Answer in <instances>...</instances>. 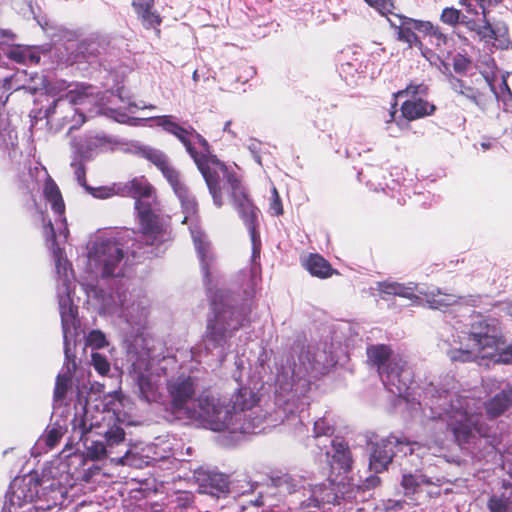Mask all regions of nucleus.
<instances>
[{"label": "nucleus", "mask_w": 512, "mask_h": 512, "mask_svg": "<svg viewBox=\"0 0 512 512\" xmlns=\"http://www.w3.org/2000/svg\"><path fill=\"white\" fill-rule=\"evenodd\" d=\"M258 397L248 387H241L228 401L214 395L202 394L198 398L200 416L213 431L229 433H251L259 420L251 416V410L258 403Z\"/></svg>", "instance_id": "obj_1"}, {"label": "nucleus", "mask_w": 512, "mask_h": 512, "mask_svg": "<svg viewBox=\"0 0 512 512\" xmlns=\"http://www.w3.org/2000/svg\"><path fill=\"white\" fill-rule=\"evenodd\" d=\"M467 340L470 349L454 351L453 360L467 362L481 357L490 358L496 363L512 362V345H506L495 318L480 317L471 323Z\"/></svg>", "instance_id": "obj_2"}, {"label": "nucleus", "mask_w": 512, "mask_h": 512, "mask_svg": "<svg viewBox=\"0 0 512 512\" xmlns=\"http://www.w3.org/2000/svg\"><path fill=\"white\" fill-rule=\"evenodd\" d=\"M249 322L243 308L233 305L228 292L215 291L210 297L203 340L212 348H223L229 340Z\"/></svg>", "instance_id": "obj_3"}, {"label": "nucleus", "mask_w": 512, "mask_h": 512, "mask_svg": "<svg viewBox=\"0 0 512 512\" xmlns=\"http://www.w3.org/2000/svg\"><path fill=\"white\" fill-rule=\"evenodd\" d=\"M367 364L375 367L385 388L392 394L403 397L408 393L411 373L407 362L399 355H393L391 346L372 344L366 348Z\"/></svg>", "instance_id": "obj_4"}, {"label": "nucleus", "mask_w": 512, "mask_h": 512, "mask_svg": "<svg viewBox=\"0 0 512 512\" xmlns=\"http://www.w3.org/2000/svg\"><path fill=\"white\" fill-rule=\"evenodd\" d=\"M193 160L206 182L214 205L221 208L224 204L223 188L228 186L230 193L242 183L241 179L215 155L199 154Z\"/></svg>", "instance_id": "obj_5"}, {"label": "nucleus", "mask_w": 512, "mask_h": 512, "mask_svg": "<svg viewBox=\"0 0 512 512\" xmlns=\"http://www.w3.org/2000/svg\"><path fill=\"white\" fill-rule=\"evenodd\" d=\"M100 428L101 425L98 422H92L89 418L88 411L85 410L83 414L75 415L72 420L71 442H82L83 446L87 449L88 456L93 460L110 457L113 461L122 462L129 450H126L123 456H112V453H110L105 441L102 442L91 439L92 434L102 435V431L99 430Z\"/></svg>", "instance_id": "obj_6"}, {"label": "nucleus", "mask_w": 512, "mask_h": 512, "mask_svg": "<svg viewBox=\"0 0 512 512\" xmlns=\"http://www.w3.org/2000/svg\"><path fill=\"white\" fill-rule=\"evenodd\" d=\"M139 223V232L146 244L154 245L166 233V225L147 200H136L134 204Z\"/></svg>", "instance_id": "obj_7"}, {"label": "nucleus", "mask_w": 512, "mask_h": 512, "mask_svg": "<svg viewBox=\"0 0 512 512\" xmlns=\"http://www.w3.org/2000/svg\"><path fill=\"white\" fill-rule=\"evenodd\" d=\"M230 196L235 209L249 231L252 242L255 243L259 240V209L250 198L247 188L243 183H240L235 189H233L230 192Z\"/></svg>", "instance_id": "obj_8"}, {"label": "nucleus", "mask_w": 512, "mask_h": 512, "mask_svg": "<svg viewBox=\"0 0 512 512\" xmlns=\"http://www.w3.org/2000/svg\"><path fill=\"white\" fill-rule=\"evenodd\" d=\"M447 430L452 433L455 442L463 446L471 441L474 432H480V427L478 419L473 414L452 410L447 421Z\"/></svg>", "instance_id": "obj_9"}, {"label": "nucleus", "mask_w": 512, "mask_h": 512, "mask_svg": "<svg viewBox=\"0 0 512 512\" xmlns=\"http://www.w3.org/2000/svg\"><path fill=\"white\" fill-rule=\"evenodd\" d=\"M170 404L176 411H182L195 397L196 383L191 376L181 375L167 382Z\"/></svg>", "instance_id": "obj_10"}, {"label": "nucleus", "mask_w": 512, "mask_h": 512, "mask_svg": "<svg viewBox=\"0 0 512 512\" xmlns=\"http://www.w3.org/2000/svg\"><path fill=\"white\" fill-rule=\"evenodd\" d=\"M95 256L97 262L103 266L102 276L110 277L116 275V268L122 261L124 253L117 241L107 239L96 245Z\"/></svg>", "instance_id": "obj_11"}, {"label": "nucleus", "mask_w": 512, "mask_h": 512, "mask_svg": "<svg viewBox=\"0 0 512 512\" xmlns=\"http://www.w3.org/2000/svg\"><path fill=\"white\" fill-rule=\"evenodd\" d=\"M172 115H163L155 118L157 126L161 127L165 132L175 136L185 147L192 159H195L200 153L195 149L191 142V137L195 129L191 126L185 128L174 120Z\"/></svg>", "instance_id": "obj_12"}, {"label": "nucleus", "mask_w": 512, "mask_h": 512, "mask_svg": "<svg viewBox=\"0 0 512 512\" xmlns=\"http://www.w3.org/2000/svg\"><path fill=\"white\" fill-rule=\"evenodd\" d=\"M436 105L424 98L407 99L400 107L401 119L397 121V125L401 126L402 119L412 122L421 118L432 116L436 112Z\"/></svg>", "instance_id": "obj_13"}, {"label": "nucleus", "mask_w": 512, "mask_h": 512, "mask_svg": "<svg viewBox=\"0 0 512 512\" xmlns=\"http://www.w3.org/2000/svg\"><path fill=\"white\" fill-rule=\"evenodd\" d=\"M395 442L396 441H393V437L389 435L373 444L369 465L374 472L381 473L387 470L388 465L396 455V451L393 449L392 445V443Z\"/></svg>", "instance_id": "obj_14"}, {"label": "nucleus", "mask_w": 512, "mask_h": 512, "mask_svg": "<svg viewBox=\"0 0 512 512\" xmlns=\"http://www.w3.org/2000/svg\"><path fill=\"white\" fill-rule=\"evenodd\" d=\"M120 196L132 197L136 200L153 198L156 201V190L145 176H136L126 183H119Z\"/></svg>", "instance_id": "obj_15"}, {"label": "nucleus", "mask_w": 512, "mask_h": 512, "mask_svg": "<svg viewBox=\"0 0 512 512\" xmlns=\"http://www.w3.org/2000/svg\"><path fill=\"white\" fill-rule=\"evenodd\" d=\"M512 407V386L507 385L503 390L484 402L486 417L490 420L502 416Z\"/></svg>", "instance_id": "obj_16"}, {"label": "nucleus", "mask_w": 512, "mask_h": 512, "mask_svg": "<svg viewBox=\"0 0 512 512\" xmlns=\"http://www.w3.org/2000/svg\"><path fill=\"white\" fill-rule=\"evenodd\" d=\"M302 266L314 277L327 279L338 275L339 271L334 269L330 262L319 253H310L302 260Z\"/></svg>", "instance_id": "obj_17"}, {"label": "nucleus", "mask_w": 512, "mask_h": 512, "mask_svg": "<svg viewBox=\"0 0 512 512\" xmlns=\"http://www.w3.org/2000/svg\"><path fill=\"white\" fill-rule=\"evenodd\" d=\"M132 7L145 29H156L160 33L158 27L162 23V18L154 9V0L133 1Z\"/></svg>", "instance_id": "obj_18"}, {"label": "nucleus", "mask_w": 512, "mask_h": 512, "mask_svg": "<svg viewBox=\"0 0 512 512\" xmlns=\"http://www.w3.org/2000/svg\"><path fill=\"white\" fill-rule=\"evenodd\" d=\"M191 236L193 239V243L195 246V249L198 253V256L202 263V268L204 270L205 278L208 282H210V272L209 267L207 263L208 253L210 249V244L206 240L205 233L201 230V228L198 226V224H193L189 227Z\"/></svg>", "instance_id": "obj_19"}, {"label": "nucleus", "mask_w": 512, "mask_h": 512, "mask_svg": "<svg viewBox=\"0 0 512 512\" xmlns=\"http://www.w3.org/2000/svg\"><path fill=\"white\" fill-rule=\"evenodd\" d=\"M43 196L50 203L55 214L62 216L65 213V203L57 183L48 176L43 187Z\"/></svg>", "instance_id": "obj_20"}, {"label": "nucleus", "mask_w": 512, "mask_h": 512, "mask_svg": "<svg viewBox=\"0 0 512 512\" xmlns=\"http://www.w3.org/2000/svg\"><path fill=\"white\" fill-rule=\"evenodd\" d=\"M331 444L334 449V454L332 455L333 463H336L344 472L350 471L353 460L347 443L336 438L331 441Z\"/></svg>", "instance_id": "obj_21"}, {"label": "nucleus", "mask_w": 512, "mask_h": 512, "mask_svg": "<svg viewBox=\"0 0 512 512\" xmlns=\"http://www.w3.org/2000/svg\"><path fill=\"white\" fill-rule=\"evenodd\" d=\"M415 24V19L401 17L400 24L397 26V39L399 41L405 42L409 47H420L422 46V42L416 34V28H413Z\"/></svg>", "instance_id": "obj_22"}, {"label": "nucleus", "mask_w": 512, "mask_h": 512, "mask_svg": "<svg viewBox=\"0 0 512 512\" xmlns=\"http://www.w3.org/2000/svg\"><path fill=\"white\" fill-rule=\"evenodd\" d=\"M175 194L179 198L181 207L183 209V212L185 213L182 223L187 224L189 219L195 218L194 224H197L198 203L195 197L190 194L188 187H184L183 191L176 192Z\"/></svg>", "instance_id": "obj_23"}, {"label": "nucleus", "mask_w": 512, "mask_h": 512, "mask_svg": "<svg viewBox=\"0 0 512 512\" xmlns=\"http://www.w3.org/2000/svg\"><path fill=\"white\" fill-rule=\"evenodd\" d=\"M137 154L149 161L153 164L159 171H161L164 167H166L171 160L168 155L160 149L150 147V146H142L137 150Z\"/></svg>", "instance_id": "obj_24"}, {"label": "nucleus", "mask_w": 512, "mask_h": 512, "mask_svg": "<svg viewBox=\"0 0 512 512\" xmlns=\"http://www.w3.org/2000/svg\"><path fill=\"white\" fill-rule=\"evenodd\" d=\"M378 291L387 295L400 296L407 299L417 298L413 288L398 282L383 281L378 284Z\"/></svg>", "instance_id": "obj_25"}, {"label": "nucleus", "mask_w": 512, "mask_h": 512, "mask_svg": "<svg viewBox=\"0 0 512 512\" xmlns=\"http://www.w3.org/2000/svg\"><path fill=\"white\" fill-rule=\"evenodd\" d=\"M137 385L140 396L147 402H154L159 397L158 386L152 381L151 377L146 374H139L137 377Z\"/></svg>", "instance_id": "obj_26"}, {"label": "nucleus", "mask_w": 512, "mask_h": 512, "mask_svg": "<svg viewBox=\"0 0 512 512\" xmlns=\"http://www.w3.org/2000/svg\"><path fill=\"white\" fill-rule=\"evenodd\" d=\"M59 309L61 316V323L64 332L66 333L71 326L74 325L77 316V308L74 307L72 300L67 298H60Z\"/></svg>", "instance_id": "obj_27"}, {"label": "nucleus", "mask_w": 512, "mask_h": 512, "mask_svg": "<svg viewBox=\"0 0 512 512\" xmlns=\"http://www.w3.org/2000/svg\"><path fill=\"white\" fill-rule=\"evenodd\" d=\"M449 82L454 92L463 95L475 104H479L482 93L477 88L466 85L462 79L453 75L450 76Z\"/></svg>", "instance_id": "obj_28"}, {"label": "nucleus", "mask_w": 512, "mask_h": 512, "mask_svg": "<svg viewBox=\"0 0 512 512\" xmlns=\"http://www.w3.org/2000/svg\"><path fill=\"white\" fill-rule=\"evenodd\" d=\"M102 434L110 453L113 454L114 448L124 445L125 431L120 424L114 423L107 430L102 431Z\"/></svg>", "instance_id": "obj_29"}, {"label": "nucleus", "mask_w": 512, "mask_h": 512, "mask_svg": "<svg viewBox=\"0 0 512 512\" xmlns=\"http://www.w3.org/2000/svg\"><path fill=\"white\" fill-rule=\"evenodd\" d=\"M423 484L429 485L431 481L424 475H414L411 473L403 474L400 482L406 496L416 494Z\"/></svg>", "instance_id": "obj_30"}, {"label": "nucleus", "mask_w": 512, "mask_h": 512, "mask_svg": "<svg viewBox=\"0 0 512 512\" xmlns=\"http://www.w3.org/2000/svg\"><path fill=\"white\" fill-rule=\"evenodd\" d=\"M426 302L432 309H442L451 306L457 302L454 294L442 293L440 290L432 291L425 294Z\"/></svg>", "instance_id": "obj_31"}, {"label": "nucleus", "mask_w": 512, "mask_h": 512, "mask_svg": "<svg viewBox=\"0 0 512 512\" xmlns=\"http://www.w3.org/2000/svg\"><path fill=\"white\" fill-rule=\"evenodd\" d=\"M429 93V86L424 82L411 81L404 89L393 94L394 98L410 97V99L424 98Z\"/></svg>", "instance_id": "obj_32"}, {"label": "nucleus", "mask_w": 512, "mask_h": 512, "mask_svg": "<svg viewBox=\"0 0 512 512\" xmlns=\"http://www.w3.org/2000/svg\"><path fill=\"white\" fill-rule=\"evenodd\" d=\"M44 230L47 235V238L49 240H51L53 243V246H54L53 255H54V259H55V265H56L58 272H60V268L62 267V265L65 267V265L67 264V259L64 258V256H63V254H64L63 249L60 248L57 244L56 232H55L54 226L50 220L44 225Z\"/></svg>", "instance_id": "obj_33"}, {"label": "nucleus", "mask_w": 512, "mask_h": 512, "mask_svg": "<svg viewBox=\"0 0 512 512\" xmlns=\"http://www.w3.org/2000/svg\"><path fill=\"white\" fill-rule=\"evenodd\" d=\"M163 177L167 180L174 193L183 191L186 184L182 181L181 173L179 170L170 162L166 167L160 171Z\"/></svg>", "instance_id": "obj_34"}, {"label": "nucleus", "mask_w": 512, "mask_h": 512, "mask_svg": "<svg viewBox=\"0 0 512 512\" xmlns=\"http://www.w3.org/2000/svg\"><path fill=\"white\" fill-rule=\"evenodd\" d=\"M72 387V377L69 372L58 374L56 377L53 399L55 402H62L68 390Z\"/></svg>", "instance_id": "obj_35"}, {"label": "nucleus", "mask_w": 512, "mask_h": 512, "mask_svg": "<svg viewBox=\"0 0 512 512\" xmlns=\"http://www.w3.org/2000/svg\"><path fill=\"white\" fill-rule=\"evenodd\" d=\"M84 188L88 193H90L94 198L98 199H108L113 196H120V185L119 183H114L111 186H100V187H91L87 184H83Z\"/></svg>", "instance_id": "obj_36"}, {"label": "nucleus", "mask_w": 512, "mask_h": 512, "mask_svg": "<svg viewBox=\"0 0 512 512\" xmlns=\"http://www.w3.org/2000/svg\"><path fill=\"white\" fill-rule=\"evenodd\" d=\"M91 88L90 85L78 87L77 89L68 91L65 95L62 96L64 102H67L70 105L82 104L84 100L88 97V90Z\"/></svg>", "instance_id": "obj_37"}, {"label": "nucleus", "mask_w": 512, "mask_h": 512, "mask_svg": "<svg viewBox=\"0 0 512 512\" xmlns=\"http://www.w3.org/2000/svg\"><path fill=\"white\" fill-rule=\"evenodd\" d=\"M390 437H393V441H397L392 443L396 454L402 453L404 456H406L414 452L413 445H415L416 442L408 440L405 436L390 435Z\"/></svg>", "instance_id": "obj_38"}, {"label": "nucleus", "mask_w": 512, "mask_h": 512, "mask_svg": "<svg viewBox=\"0 0 512 512\" xmlns=\"http://www.w3.org/2000/svg\"><path fill=\"white\" fill-rule=\"evenodd\" d=\"M64 434L63 428L59 424H54L48 429L44 436V442L50 449L54 448L60 441Z\"/></svg>", "instance_id": "obj_39"}, {"label": "nucleus", "mask_w": 512, "mask_h": 512, "mask_svg": "<svg viewBox=\"0 0 512 512\" xmlns=\"http://www.w3.org/2000/svg\"><path fill=\"white\" fill-rule=\"evenodd\" d=\"M510 501L507 497L493 495L487 502V508L490 512H507Z\"/></svg>", "instance_id": "obj_40"}, {"label": "nucleus", "mask_w": 512, "mask_h": 512, "mask_svg": "<svg viewBox=\"0 0 512 512\" xmlns=\"http://www.w3.org/2000/svg\"><path fill=\"white\" fill-rule=\"evenodd\" d=\"M464 15L461 12L453 7H446L442 10L440 19L443 23L448 25H456L462 22V17Z\"/></svg>", "instance_id": "obj_41"}, {"label": "nucleus", "mask_w": 512, "mask_h": 512, "mask_svg": "<svg viewBox=\"0 0 512 512\" xmlns=\"http://www.w3.org/2000/svg\"><path fill=\"white\" fill-rule=\"evenodd\" d=\"M453 69L458 74H466L472 67V60L463 54H456L452 60Z\"/></svg>", "instance_id": "obj_42"}, {"label": "nucleus", "mask_w": 512, "mask_h": 512, "mask_svg": "<svg viewBox=\"0 0 512 512\" xmlns=\"http://www.w3.org/2000/svg\"><path fill=\"white\" fill-rule=\"evenodd\" d=\"M313 432L315 437L332 436L334 427L325 418H319L314 423Z\"/></svg>", "instance_id": "obj_43"}, {"label": "nucleus", "mask_w": 512, "mask_h": 512, "mask_svg": "<svg viewBox=\"0 0 512 512\" xmlns=\"http://www.w3.org/2000/svg\"><path fill=\"white\" fill-rule=\"evenodd\" d=\"M203 481H206L211 488H216L218 491H224L227 488V483L221 474H203Z\"/></svg>", "instance_id": "obj_44"}, {"label": "nucleus", "mask_w": 512, "mask_h": 512, "mask_svg": "<svg viewBox=\"0 0 512 512\" xmlns=\"http://www.w3.org/2000/svg\"><path fill=\"white\" fill-rule=\"evenodd\" d=\"M92 365L94 369L102 376L110 371V364L106 357L100 353L92 354Z\"/></svg>", "instance_id": "obj_45"}, {"label": "nucleus", "mask_w": 512, "mask_h": 512, "mask_svg": "<svg viewBox=\"0 0 512 512\" xmlns=\"http://www.w3.org/2000/svg\"><path fill=\"white\" fill-rule=\"evenodd\" d=\"M369 6L378 10L382 15L392 13L394 3L392 0H364Z\"/></svg>", "instance_id": "obj_46"}, {"label": "nucleus", "mask_w": 512, "mask_h": 512, "mask_svg": "<svg viewBox=\"0 0 512 512\" xmlns=\"http://www.w3.org/2000/svg\"><path fill=\"white\" fill-rule=\"evenodd\" d=\"M269 211L274 216H280L284 213L280 195L275 187L272 189V197L269 204Z\"/></svg>", "instance_id": "obj_47"}, {"label": "nucleus", "mask_w": 512, "mask_h": 512, "mask_svg": "<svg viewBox=\"0 0 512 512\" xmlns=\"http://www.w3.org/2000/svg\"><path fill=\"white\" fill-rule=\"evenodd\" d=\"M476 33L481 40H492L496 38L495 30L488 21H485L483 25H480L477 28Z\"/></svg>", "instance_id": "obj_48"}, {"label": "nucleus", "mask_w": 512, "mask_h": 512, "mask_svg": "<svg viewBox=\"0 0 512 512\" xmlns=\"http://www.w3.org/2000/svg\"><path fill=\"white\" fill-rule=\"evenodd\" d=\"M87 340L90 345H93L96 348H102L106 345V337L100 330H92L89 333Z\"/></svg>", "instance_id": "obj_49"}, {"label": "nucleus", "mask_w": 512, "mask_h": 512, "mask_svg": "<svg viewBox=\"0 0 512 512\" xmlns=\"http://www.w3.org/2000/svg\"><path fill=\"white\" fill-rule=\"evenodd\" d=\"M274 482L277 487H282L283 485H286L287 491L289 493H293L296 491L297 485L295 483V480L290 475L285 474L281 477H277L276 479H274Z\"/></svg>", "instance_id": "obj_50"}, {"label": "nucleus", "mask_w": 512, "mask_h": 512, "mask_svg": "<svg viewBox=\"0 0 512 512\" xmlns=\"http://www.w3.org/2000/svg\"><path fill=\"white\" fill-rule=\"evenodd\" d=\"M380 482H381V480L378 476L368 477L365 480L363 486H357L356 493L354 495H348V498H356L357 493H359L360 491H364L365 489L374 488V487L378 486L380 484Z\"/></svg>", "instance_id": "obj_51"}, {"label": "nucleus", "mask_w": 512, "mask_h": 512, "mask_svg": "<svg viewBox=\"0 0 512 512\" xmlns=\"http://www.w3.org/2000/svg\"><path fill=\"white\" fill-rule=\"evenodd\" d=\"M434 25L429 21H421L415 20V24L413 28H416V31L420 33H424L426 35H431L434 29Z\"/></svg>", "instance_id": "obj_52"}, {"label": "nucleus", "mask_w": 512, "mask_h": 512, "mask_svg": "<svg viewBox=\"0 0 512 512\" xmlns=\"http://www.w3.org/2000/svg\"><path fill=\"white\" fill-rule=\"evenodd\" d=\"M429 36L434 38L435 45L437 47H442L447 43V36L441 31V29L438 26L434 27L432 34Z\"/></svg>", "instance_id": "obj_53"}, {"label": "nucleus", "mask_w": 512, "mask_h": 512, "mask_svg": "<svg viewBox=\"0 0 512 512\" xmlns=\"http://www.w3.org/2000/svg\"><path fill=\"white\" fill-rule=\"evenodd\" d=\"M27 54L28 51L25 50H11L9 53V58L16 61L17 63L26 64Z\"/></svg>", "instance_id": "obj_54"}, {"label": "nucleus", "mask_w": 512, "mask_h": 512, "mask_svg": "<svg viewBox=\"0 0 512 512\" xmlns=\"http://www.w3.org/2000/svg\"><path fill=\"white\" fill-rule=\"evenodd\" d=\"M193 136H195L198 143L203 148V150H204L203 154L211 155V147H210V144L208 143V141L201 134H199L196 130L193 133Z\"/></svg>", "instance_id": "obj_55"}, {"label": "nucleus", "mask_w": 512, "mask_h": 512, "mask_svg": "<svg viewBox=\"0 0 512 512\" xmlns=\"http://www.w3.org/2000/svg\"><path fill=\"white\" fill-rule=\"evenodd\" d=\"M323 501L319 500L316 497H310L307 502H302V507L309 508V507H315V508H321L323 505Z\"/></svg>", "instance_id": "obj_56"}, {"label": "nucleus", "mask_w": 512, "mask_h": 512, "mask_svg": "<svg viewBox=\"0 0 512 512\" xmlns=\"http://www.w3.org/2000/svg\"><path fill=\"white\" fill-rule=\"evenodd\" d=\"M461 24H464L469 30L477 32V28L480 26L476 21L473 19H468L466 15L462 17Z\"/></svg>", "instance_id": "obj_57"}, {"label": "nucleus", "mask_w": 512, "mask_h": 512, "mask_svg": "<svg viewBox=\"0 0 512 512\" xmlns=\"http://www.w3.org/2000/svg\"><path fill=\"white\" fill-rule=\"evenodd\" d=\"M459 4L466 8V12L471 15H478V10L472 6L470 0H459Z\"/></svg>", "instance_id": "obj_58"}, {"label": "nucleus", "mask_w": 512, "mask_h": 512, "mask_svg": "<svg viewBox=\"0 0 512 512\" xmlns=\"http://www.w3.org/2000/svg\"><path fill=\"white\" fill-rule=\"evenodd\" d=\"M64 102L62 96L55 99L52 104L47 108L46 114L47 115H53L56 113L57 107L60 103Z\"/></svg>", "instance_id": "obj_59"}, {"label": "nucleus", "mask_w": 512, "mask_h": 512, "mask_svg": "<svg viewBox=\"0 0 512 512\" xmlns=\"http://www.w3.org/2000/svg\"><path fill=\"white\" fill-rule=\"evenodd\" d=\"M403 503L404 502H402V501H391L390 500L388 502V506L385 509V512L400 510L403 508Z\"/></svg>", "instance_id": "obj_60"}, {"label": "nucleus", "mask_w": 512, "mask_h": 512, "mask_svg": "<svg viewBox=\"0 0 512 512\" xmlns=\"http://www.w3.org/2000/svg\"><path fill=\"white\" fill-rule=\"evenodd\" d=\"M77 178L80 182V184L83 186V184H86L85 180V169L83 165H80L79 168L76 171Z\"/></svg>", "instance_id": "obj_61"}, {"label": "nucleus", "mask_w": 512, "mask_h": 512, "mask_svg": "<svg viewBox=\"0 0 512 512\" xmlns=\"http://www.w3.org/2000/svg\"><path fill=\"white\" fill-rule=\"evenodd\" d=\"M396 106H397V102L395 101L392 104V109H391V111L389 113V119L386 120L387 123H392L393 121H395V116H396V113H397Z\"/></svg>", "instance_id": "obj_62"}, {"label": "nucleus", "mask_w": 512, "mask_h": 512, "mask_svg": "<svg viewBox=\"0 0 512 512\" xmlns=\"http://www.w3.org/2000/svg\"><path fill=\"white\" fill-rule=\"evenodd\" d=\"M30 61L31 63H39L40 61V57L39 56H36V55H33L32 53H30L28 51V54H27V61Z\"/></svg>", "instance_id": "obj_63"}, {"label": "nucleus", "mask_w": 512, "mask_h": 512, "mask_svg": "<svg viewBox=\"0 0 512 512\" xmlns=\"http://www.w3.org/2000/svg\"><path fill=\"white\" fill-rule=\"evenodd\" d=\"M230 126H231V121H227V122L225 123V125H224V128H223L224 132H227V133L231 134V135H232V137H236V133H235V132H233V131L230 129Z\"/></svg>", "instance_id": "obj_64"}]
</instances>
